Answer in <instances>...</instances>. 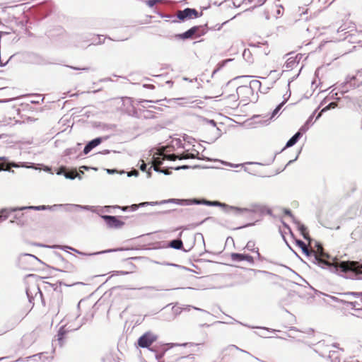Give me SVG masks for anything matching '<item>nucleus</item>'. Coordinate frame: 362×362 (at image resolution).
<instances>
[{
  "instance_id": "1",
  "label": "nucleus",
  "mask_w": 362,
  "mask_h": 362,
  "mask_svg": "<svg viewBox=\"0 0 362 362\" xmlns=\"http://www.w3.org/2000/svg\"><path fill=\"white\" fill-rule=\"evenodd\" d=\"M236 273H215L200 277L190 275L189 277L191 279L192 285L197 286L198 288L206 289L232 286V284L226 283V281L228 279H232L233 276H236Z\"/></svg>"
},
{
  "instance_id": "2",
  "label": "nucleus",
  "mask_w": 362,
  "mask_h": 362,
  "mask_svg": "<svg viewBox=\"0 0 362 362\" xmlns=\"http://www.w3.org/2000/svg\"><path fill=\"white\" fill-rule=\"evenodd\" d=\"M158 336L151 331L146 332L141 337H139L136 345L138 347L143 349H148L151 352L155 353V358L156 360L160 361L164 356L165 352L172 348L173 344H153L157 341Z\"/></svg>"
},
{
  "instance_id": "3",
  "label": "nucleus",
  "mask_w": 362,
  "mask_h": 362,
  "mask_svg": "<svg viewBox=\"0 0 362 362\" xmlns=\"http://www.w3.org/2000/svg\"><path fill=\"white\" fill-rule=\"evenodd\" d=\"M296 245L301 249L302 252L307 257L310 262L318 266L321 269L330 267V264L327 260L325 259L322 255H317L315 252L309 250L307 245L302 240L296 239Z\"/></svg>"
},
{
  "instance_id": "4",
  "label": "nucleus",
  "mask_w": 362,
  "mask_h": 362,
  "mask_svg": "<svg viewBox=\"0 0 362 362\" xmlns=\"http://www.w3.org/2000/svg\"><path fill=\"white\" fill-rule=\"evenodd\" d=\"M361 84V82L358 81L356 76H348L344 82L337 85L335 88L330 92V98H335V96L337 95L338 92L343 95L351 89H355L359 87Z\"/></svg>"
},
{
  "instance_id": "5",
  "label": "nucleus",
  "mask_w": 362,
  "mask_h": 362,
  "mask_svg": "<svg viewBox=\"0 0 362 362\" xmlns=\"http://www.w3.org/2000/svg\"><path fill=\"white\" fill-rule=\"evenodd\" d=\"M208 30L207 24L194 25L182 33L175 35V38L182 40L197 38L204 35Z\"/></svg>"
},
{
  "instance_id": "6",
  "label": "nucleus",
  "mask_w": 362,
  "mask_h": 362,
  "mask_svg": "<svg viewBox=\"0 0 362 362\" xmlns=\"http://www.w3.org/2000/svg\"><path fill=\"white\" fill-rule=\"evenodd\" d=\"M316 247L318 249V252H315L317 255H322L323 258L327 260L330 264V267L327 268L330 272H358L357 270L350 269L345 263L341 262L340 271L338 269V264L333 260L331 261V257L328 254H325L322 250V247L320 243H315Z\"/></svg>"
},
{
  "instance_id": "7",
  "label": "nucleus",
  "mask_w": 362,
  "mask_h": 362,
  "mask_svg": "<svg viewBox=\"0 0 362 362\" xmlns=\"http://www.w3.org/2000/svg\"><path fill=\"white\" fill-rule=\"evenodd\" d=\"M203 205H206L208 206H218L224 209L226 212H229L230 211H234L236 214H240L243 212H249L252 211L251 209L247 208H241L238 206H230L226 204V203L221 202L219 201H210L206 199H203Z\"/></svg>"
},
{
  "instance_id": "8",
  "label": "nucleus",
  "mask_w": 362,
  "mask_h": 362,
  "mask_svg": "<svg viewBox=\"0 0 362 362\" xmlns=\"http://www.w3.org/2000/svg\"><path fill=\"white\" fill-rule=\"evenodd\" d=\"M80 327L81 325L75 329H72L70 327H66V325L61 326L57 332V334L54 337V339L52 340V346H54V349H56L57 346H59V347L62 348L65 344L66 334L73 330H77Z\"/></svg>"
},
{
  "instance_id": "9",
  "label": "nucleus",
  "mask_w": 362,
  "mask_h": 362,
  "mask_svg": "<svg viewBox=\"0 0 362 362\" xmlns=\"http://www.w3.org/2000/svg\"><path fill=\"white\" fill-rule=\"evenodd\" d=\"M261 82L258 80H252L250 82V86H240L237 88L236 92L237 94H232L230 95V97L233 98V99L238 100L239 98V93L242 91H245L247 93H253L255 90H259L261 88Z\"/></svg>"
},
{
  "instance_id": "10",
  "label": "nucleus",
  "mask_w": 362,
  "mask_h": 362,
  "mask_svg": "<svg viewBox=\"0 0 362 362\" xmlns=\"http://www.w3.org/2000/svg\"><path fill=\"white\" fill-rule=\"evenodd\" d=\"M313 291H314L315 294L317 295L319 297L325 296V298H323L324 302L330 305L336 306L337 305L333 304V303H336L337 305H342L343 307L345 308L346 303H347V301H346V300L341 298L339 296H331V295L322 293L321 291H319L316 289H313Z\"/></svg>"
},
{
  "instance_id": "11",
  "label": "nucleus",
  "mask_w": 362,
  "mask_h": 362,
  "mask_svg": "<svg viewBox=\"0 0 362 362\" xmlns=\"http://www.w3.org/2000/svg\"><path fill=\"white\" fill-rule=\"evenodd\" d=\"M339 279L338 282L340 284H345L346 281H350L351 282L356 284L357 283H361L362 284V273H335Z\"/></svg>"
},
{
  "instance_id": "12",
  "label": "nucleus",
  "mask_w": 362,
  "mask_h": 362,
  "mask_svg": "<svg viewBox=\"0 0 362 362\" xmlns=\"http://www.w3.org/2000/svg\"><path fill=\"white\" fill-rule=\"evenodd\" d=\"M100 216L105 221L109 228L119 229L125 224V223L121 221L117 216L100 215Z\"/></svg>"
},
{
  "instance_id": "13",
  "label": "nucleus",
  "mask_w": 362,
  "mask_h": 362,
  "mask_svg": "<svg viewBox=\"0 0 362 362\" xmlns=\"http://www.w3.org/2000/svg\"><path fill=\"white\" fill-rule=\"evenodd\" d=\"M108 136H99L96 137L90 141H89L84 146L83 150V153L84 155H87L94 148L99 146L103 141L107 140Z\"/></svg>"
},
{
  "instance_id": "14",
  "label": "nucleus",
  "mask_w": 362,
  "mask_h": 362,
  "mask_svg": "<svg viewBox=\"0 0 362 362\" xmlns=\"http://www.w3.org/2000/svg\"><path fill=\"white\" fill-rule=\"evenodd\" d=\"M297 297L302 298V296L299 294V292L298 291L291 290L289 291H287L286 296L285 297L281 298L280 303L282 305H290L293 302L296 300Z\"/></svg>"
},
{
  "instance_id": "15",
  "label": "nucleus",
  "mask_w": 362,
  "mask_h": 362,
  "mask_svg": "<svg viewBox=\"0 0 362 362\" xmlns=\"http://www.w3.org/2000/svg\"><path fill=\"white\" fill-rule=\"evenodd\" d=\"M230 258L233 262L247 261L250 264H253L254 258L249 254L233 252L230 254Z\"/></svg>"
},
{
  "instance_id": "16",
  "label": "nucleus",
  "mask_w": 362,
  "mask_h": 362,
  "mask_svg": "<svg viewBox=\"0 0 362 362\" xmlns=\"http://www.w3.org/2000/svg\"><path fill=\"white\" fill-rule=\"evenodd\" d=\"M305 128H300L299 130L287 141L282 151H284L286 148H290L294 146L300 140L303 134L305 133Z\"/></svg>"
},
{
  "instance_id": "17",
  "label": "nucleus",
  "mask_w": 362,
  "mask_h": 362,
  "mask_svg": "<svg viewBox=\"0 0 362 362\" xmlns=\"http://www.w3.org/2000/svg\"><path fill=\"white\" fill-rule=\"evenodd\" d=\"M296 274L294 280H286V286L293 287V286H303V283L308 284L311 290L313 291V288L309 285V284L301 276L298 275V273H294Z\"/></svg>"
},
{
  "instance_id": "18",
  "label": "nucleus",
  "mask_w": 362,
  "mask_h": 362,
  "mask_svg": "<svg viewBox=\"0 0 362 362\" xmlns=\"http://www.w3.org/2000/svg\"><path fill=\"white\" fill-rule=\"evenodd\" d=\"M345 308H351L356 311L362 310V296H355L353 303H346Z\"/></svg>"
},
{
  "instance_id": "19",
  "label": "nucleus",
  "mask_w": 362,
  "mask_h": 362,
  "mask_svg": "<svg viewBox=\"0 0 362 362\" xmlns=\"http://www.w3.org/2000/svg\"><path fill=\"white\" fill-rule=\"evenodd\" d=\"M28 259L38 260V259L33 255L24 254V255H21L19 257L18 262H19L20 265H21V268L22 269L28 270V271H31L33 269L32 267L23 266V264L25 263H26L28 261Z\"/></svg>"
},
{
  "instance_id": "20",
  "label": "nucleus",
  "mask_w": 362,
  "mask_h": 362,
  "mask_svg": "<svg viewBox=\"0 0 362 362\" xmlns=\"http://www.w3.org/2000/svg\"><path fill=\"white\" fill-rule=\"evenodd\" d=\"M294 223L296 225L298 230L303 238L307 241L310 242L312 239L309 235L307 227L304 224L301 223L298 220H294Z\"/></svg>"
},
{
  "instance_id": "21",
  "label": "nucleus",
  "mask_w": 362,
  "mask_h": 362,
  "mask_svg": "<svg viewBox=\"0 0 362 362\" xmlns=\"http://www.w3.org/2000/svg\"><path fill=\"white\" fill-rule=\"evenodd\" d=\"M63 204H54L52 206L49 205H40V206H21V209L22 211L31 209L35 211H45V210H51L52 207H62Z\"/></svg>"
},
{
  "instance_id": "22",
  "label": "nucleus",
  "mask_w": 362,
  "mask_h": 362,
  "mask_svg": "<svg viewBox=\"0 0 362 362\" xmlns=\"http://www.w3.org/2000/svg\"><path fill=\"white\" fill-rule=\"evenodd\" d=\"M20 207L4 208L0 210V222L5 221L12 212L21 211Z\"/></svg>"
},
{
  "instance_id": "23",
  "label": "nucleus",
  "mask_w": 362,
  "mask_h": 362,
  "mask_svg": "<svg viewBox=\"0 0 362 362\" xmlns=\"http://www.w3.org/2000/svg\"><path fill=\"white\" fill-rule=\"evenodd\" d=\"M267 279L272 283L278 284L281 286H286V281L287 279H284L281 276L275 274L274 273H267Z\"/></svg>"
},
{
  "instance_id": "24",
  "label": "nucleus",
  "mask_w": 362,
  "mask_h": 362,
  "mask_svg": "<svg viewBox=\"0 0 362 362\" xmlns=\"http://www.w3.org/2000/svg\"><path fill=\"white\" fill-rule=\"evenodd\" d=\"M176 16L180 21H185L187 19L192 18L190 8H185L183 10L179 11Z\"/></svg>"
},
{
  "instance_id": "25",
  "label": "nucleus",
  "mask_w": 362,
  "mask_h": 362,
  "mask_svg": "<svg viewBox=\"0 0 362 362\" xmlns=\"http://www.w3.org/2000/svg\"><path fill=\"white\" fill-rule=\"evenodd\" d=\"M60 248L62 250H66V249H69V250H71L73 251H74L75 252L78 253V254H80V255H99V254H103V253H106V252H114V251H117V250L116 249H110V250H105V251H100V252H94V253H92V254H86V253H84V252H80L70 246H62L60 247Z\"/></svg>"
},
{
  "instance_id": "26",
  "label": "nucleus",
  "mask_w": 362,
  "mask_h": 362,
  "mask_svg": "<svg viewBox=\"0 0 362 362\" xmlns=\"http://www.w3.org/2000/svg\"><path fill=\"white\" fill-rule=\"evenodd\" d=\"M359 292H346V293H339L338 296H340L341 298L346 300V301L349 303H353L354 300L355 296H358Z\"/></svg>"
},
{
  "instance_id": "27",
  "label": "nucleus",
  "mask_w": 362,
  "mask_h": 362,
  "mask_svg": "<svg viewBox=\"0 0 362 362\" xmlns=\"http://www.w3.org/2000/svg\"><path fill=\"white\" fill-rule=\"evenodd\" d=\"M359 292H346V293H339L338 296H340L341 298L346 300V301L349 303H353L354 300L355 296H358Z\"/></svg>"
},
{
  "instance_id": "28",
  "label": "nucleus",
  "mask_w": 362,
  "mask_h": 362,
  "mask_svg": "<svg viewBox=\"0 0 362 362\" xmlns=\"http://www.w3.org/2000/svg\"><path fill=\"white\" fill-rule=\"evenodd\" d=\"M168 245L172 248L176 250H183V251L187 252L186 250L183 249V243L180 238L170 241Z\"/></svg>"
},
{
  "instance_id": "29",
  "label": "nucleus",
  "mask_w": 362,
  "mask_h": 362,
  "mask_svg": "<svg viewBox=\"0 0 362 362\" xmlns=\"http://www.w3.org/2000/svg\"><path fill=\"white\" fill-rule=\"evenodd\" d=\"M329 358H330L332 362H344L341 357L340 351H329Z\"/></svg>"
},
{
  "instance_id": "30",
  "label": "nucleus",
  "mask_w": 362,
  "mask_h": 362,
  "mask_svg": "<svg viewBox=\"0 0 362 362\" xmlns=\"http://www.w3.org/2000/svg\"><path fill=\"white\" fill-rule=\"evenodd\" d=\"M161 101V100H144L141 99L139 101V104L144 108H146L148 107H152L153 109L161 110V108L157 107L156 106H149L148 105V103H159Z\"/></svg>"
},
{
  "instance_id": "31",
  "label": "nucleus",
  "mask_w": 362,
  "mask_h": 362,
  "mask_svg": "<svg viewBox=\"0 0 362 362\" xmlns=\"http://www.w3.org/2000/svg\"><path fill=\"white\" fill-rule=\"evenodd\" d=\"M337 106V103H335V102H331L329 103L327 105H326L325 107H323L320 112L318 113V115H317L316 118H315V120H317L319 119L321 116L322 115V114L325 112H327V110H329L331 109H334Z\"/></svg>"
},
{
  "instance_id": "32",
  "label": "nucleus",
  "mask_w": 362,
  "mask_h": 362,
  "mask_svg": "<svg viewBox=\"0 0 362 362\" xmlns=\"http://www.w3.org/2000/svg\"><path fill=\"white\" fill-rule=\"evenodd\" d=\"M298 65V61L296 59L293 58V57H290L286 62L284 64V67L286 69V71L293 69L295 66Z\"/></svg>"
},
{
  "instance_id": "33",
  "label": "nucleus",
  "mask_w": 362,
  "mask_h": 362,
  "mask_svg": "<svg viewBox=\"0 0 362 362\" xmlns=\"http://www.w3.org/2000/svg\"><path fill=\"white\" fill-rule=\"evenodd\" d=\"M255 243L254 241L252 240H250L247 242L246 246H245V248L249 250V251H251V252H256L257 255V257L259 259H261V255L259 254V249L257 247L255 248Z\"/></svg>"
},
{
  "instance_id": "34",
  "label": "nucleus",
  "mask_w": 362,
  "mask_h": 362,
  "mask_svg": "<svg viewBox=\"0 0 362 362\" xmlns=\"http://www.w3.org/2000/svg\"><path fill=\"white\" fill-rule=\"evenodd\" d=\"M24 216L25 214L23 213H22L21 215L16 214L13 216V220H11V222H16L18 225L23 226L25 224Z\"/></svg>"
},
{
  "instance_id": "35",
  "label": "nucleus",
  "mask_w": 362,
  "mask_h": 362,
  "mask_svg": "<svg viewBox=\"0 0 362 362\" xmlns=\"http://www.w3.org/2000/svg\"><path fill=\"white\" fill-rule=\"evenodd\" d=\"M232 60V59H226L218 62V64L216 65V69L212 72V76Z\"/></svg>"
},
{
  "instance_id": "36",
  "label": "nucleus",
  "mask_w": 362,
  "mask_h": 362,
  "mask_svg": "<svg viewBox=\"0 0 362 362\" xmlns=\"http://www.w3.org/2000/svg\"><path fill=\"white\" fill-rule=\"evenodd\" d=\"M232 60V59H226L218 62V64L216 65V69L212 72V76Z\"/></svg>"
},
{
  "instance_id": "37",
  "label": "nucleus",
  "mask_w": 362,
  "mask_h": 362,
  "mask_svg": "<svg viewBox=\"0 0 362 362\" xmlns=\"http://www.w3.org/2000/svg\"><path fill=\"white\" fill-rule=\"evenodd\" d=\"M232 60V59H226L218 62V64L216 65V69L212 72V76Z\"/></svg>"
},
{
  "instance_id": "38",
  "label": "nucleus",
  "mask_w": 362,
  "mask_h": 362,
  "mask_svg": "<svg viewBox=\"0 0 362 362\" xmlns=\"http://www.w3.org/2000/svg\"><path fill=\"white\" fill-rule=\"evenodd\" d=\"M361 237H362V227L358 226L351 233V238L354 240H357L360 239Z\"/></svg>"
},
{
  "instance_id": "39",
  "label": "nucleus",
  "mask_w": 362,
  "mask_h": 362,
  "mask_svg": "<svg viewBox=\"0 0 362 362\" xmlns=\"http://www.w3.org/2000/svg\"><path fill=\"white\" fill-rule=\"evenodd\" d=\"M81 146V144L78 143L76 146L67 148L65 151V155L69 156L75 155L78 152V151L80 149Z\"/></svg>"
},
{
  "instance_id": "40",
  "label": "nucleus",
  "mask_w": 362,
  "mask_h": 362,
  "mask_svg": "<svg viewBox=\"0 0 362 362\" xmlns=\"http://www.w3.org/2000/svg\"><path fill=\"white\" fill-rule=\"evenodd\" d=\"M182 307V312H189L191 310V309H194V310H199V311H201L205 314H207V315H209V313L207 312L206 310H203V309H201V308H197V307H194V306H192V305H183Z\"/></svg>"
},
{
  "instance_id": "41",
  "label": "nucleus",
  "mask_w": 362,
  "mask_h": 362,
  "mask_svg": "<svg viewBox=\"0 0 362 362\" xmlns=\"http://www.w3.org/2000/svg\"><path fill=\"white\" fill-rule=\"evenodd\" d=\"M317 110H315L311 115L310 116L308 117V119L306 120V122H305V124L300 127V128H305V133L309 129V126L310 124H312L313 122V119L314 118V116L316 113Z\"/></svg>"
},
{
  "instance_id": "42",
  "label": "nucleus",
  "mask_w": 362,
  "mask_h": 362,
  "mask_svg": "<svg viewBox=\"0 0 362 362\" xmlns=\"http://www.w3.org/2000/svg\"><path fill=\"white\" fill-rule=\"evenodd\" d=\"M103 362H119L112 354H107L102 358Z\"/></svg>"
},
{
  "instance_id": "43",
  "label": "nucleus",
  "mask_w": 362,
  "mask_h": 362,
  "mask_svg": "<svg viewBox=\"0 0 362 362\" xmlns=\"http://www.w3.org/2000/svg\"><path fill=\"white\" fill-rule=\"evenodd\" d=\"M286 103V100H284L281 103H279L276 107V108L272 112V115H271V117H270L271 119L274 118L279 113V112L280 111L281 107L285 105Z\"/></svg>"
},
{
  "instance_id": "44",
  "label": "nucleus",
  "mask_w": 362,
  "mask_h": 362,
  "mask_svg": "<svg viewBox=\"0 0 362 362\" xmlns=\"http://www.w3.org/2000/svg\"><path fill=\"white\" fill-rule=\"evenodd\" d=\"M182 312V309L181 306L174 305L172 308V319L175 318L177 315H179Z\"/></svg>"
},
{
  "instance_id": "45",
  "label": "nucleus",
  "mask_w": 362,
  "mask_h": 362,
  "mask_svg": "<svg viewBox=\"0 0 362 362\" xmlns=\"http://www.w3.org/2000/svg\"><path fill=\"white\" fill-rule=\"evenodd\" d=\"M243 58L247 62H252V54L249 49H245L243 52Z\"/></svg>"
},
{
  "instance_id": "46",
  "label": "nucleus",
  "mask_w": 362,
  "mask_h": 362,
  "mask_svg": "<svg viewBox=\"0 0 362 362\" xmlns=\"http://www.w3.org/2000/svg\"><path fill=\"white\" fill-rule=\"evenodd\" d=\"M105 171L109 175H113L115 173H117L119 175H124L126 173V171L124 170H117L116 168H112V169L107 168V169H105Z\"/></svg>"
},
{
  "instance_id": "47",
  "label": "nucleus",
  "mask_w": 362,
  "mask_h": 362,
  "mask_svg": "<svg viewBox=\"0 0 362 362\" xmlns=\"http://www.w3.org/2000/svg\"><path fill=\"white\" fill-rule=\"evenodd\" d=\"M66 206H69L74 207V208H76V209H83V210H87V211L90 210V211H94L92 209L93 206H88V205L67 204Z\"/></svg>"
},
{
  "instance_id": "48",
  "label": "nucleus",
  "mask_w": 362,
  "mask_h": 362,
  "mask_svg": "<svg viewBox=\"0 0 362 362\" xmlns=\"http://www.w3.org/2000/svg\"><path fill=\"white\" fill-rule=\"evenodd\" d=\"M33 291H35V290H37V293L35 294V296H37V293H39L40 295V299H41V302H42V304L45 306V300L43 298V294L40 288V286L38 284H36L33 286Z\"/></svg>"
},
{
  "instance_id": "49",
  "label": "nucleus",
  "mask_w": 362,
  "mask_h": 362,
  "mask_svg": "<svg viewBox=\"0 0 362 362\" xmlns=\"http://www.w3.org/2000/svg\"><path fill=\"white\" fill-rule=\"evenodd\" d=\"M64 177L68 180H74L76 178V170L73 171H66V174H64Z\"/></svg>"
},
{
  "instance_id": "50",
  "label": "nucleus",
  "mask_w": 362,
  "mask_h": 362,
  "mask_svg": "<svg viewBox=\"0 0 362 362\" xmlns=\"http://www.w3.org/2000/svg\"><path fill=\"white\" fill-rule=\"evenodd\" d=\"M253 211H259L261 212H264L265 211H267V213L269 215H271L272 214V211L270 209H267L265 206H260V205H256L255 206V209L254 210H252Z\"/></svg>"
},
{
  "instance_id": "51",
  "label": "nucleus",
  "mask_w": 362,
  "mask_h": 362,
  "mask_svg": "<svg viewBox=\"0 0 362 362\" xmlns=\"http://www.w3.org/2000/svg\"><path fill=\"white\" fill-rule=\"evenodd\" d=\"M275 6L276 7V18L281 17L284 13L283 6L281 5L277 4H275Z\"/></svg>"
},
{
  "instance_id": "52",
  "label": "nucleus",
  "mask_w": 362,
  "mask_h": 362,
  "mask_svg": "<svg viewBox=\"0 0 362 362\" xmlns=\"http://www.w3.org/2000/svg\"><path fill=\"white\" fill-rule=\"evenodd\" d=\"M25 291H26V295H27L29 303H33V305L34 303H33V300H34V297L31 292V288L30 286L27 287Z\"/></svg>"
},
{
  "instance_id": "53",
  "label": "nucleus",
  "mask_w": 362,
  "mask_h": 362,
  "mask_svg": "<svg viewBox=\"0 0 362 362\" xmlns=\"http://www.w3.org/2000/svg\"><path fill=\"white\" fill-rule=\"evenodd\" d=\"M190 13L192 18L194 17L195 18L202 16V12L199 13L195 8H190Z\"/></svg>"
},
{
  "instance_id": "54",
  "label": "nucleus",
  "mask_w": 362,
  "mask_h": 362,
  "mask_svg": "<svg viewBox=\"0 0 362 362\" xmlns=\"http://www.w3.org/2000/svg\"><path fill=\"white\" fill-rule=\"evenodd\" d=\"M66 66L69 67L73 70H81V71H88L91 69V68L89 66H85V67H82V68L70 66V65H66Z\"/></svg>"
},
{
  "instance_id": "55",
  "label": "nucleus",
  "mask_w": 362,
  "mask_h": 362,
  "mask_svg": "<svg viewBox=\"0 0 362 362\" xmlns=\"http://www.w3.org/2000/svg\"><path fill=\"white\" fill-rule=\"evenodd\" d=\"M244 165H262V163L259 162H246L245 163H240V164H233V166H231L232 168H238L240 166H243Z\"/></svg>"
},
{
  "instance_id": "56",
  "label": "nucleus",
  "mask_w": 362,
  "mask_h": 362,
  "mask_svg": "<svg viewBox=\"0 0 362 362\" xmlns=\"http://www.w3.org/2000/svg\"><path fill=\"white\" fill-rule=\"evenodd\" d=\"M144 3H146L149 7H153L157 3L161 1V0H142Z\"/></svg>"
},
{
  "instance_id": "57",
  "label": "nucleus",
  "mask_w": 362,
  "mask_h": 362,
  "mask_svg": "<svg viewBox=\"0 0 362 362\" xmlns=\"http://www.w3.org/2000/svg\"><path fill=\"white\" fill-rule=\"evenodd\" d=\"M189 205H192V204H197V205H199V204H203V199H197V198H193V199H189Z\"/></svg>"
},
{
  "instance_id": "58",
  "label": "nucleus",
  "mask_w": 362,
  "mask_h": 362,
  "mask_svg": "<svg viewBox=\"0 0 362 362\" xmlns=\"http://www.w3.org/2000/svg\"><path fill=\"white\" fill-rule=\"evenodd\" d=\"M37 63L39 64H41V65H47V64H54V62H49L47 59H44L42 57H40L39 60L37 62Z\"/></svg>"
},
{
  "instance_id": "59",
  "label": "nucleus",
  "mask_w": 362,
  "mask_h": 362,
  "mask_svg": "<svg viewBox=\"0 0 362 362\" xmlns=\"http://www.w3.org/2000/svg\"><path fill=\"white\" fill-rule=\"evenodd\" d=\"M125 174H127V177H129L132 176L138 177L139 175V170L134 169L131 171L126 172Z\"/></svg>"
},
{
  "instance_id": "60",
  "label": "nucleus",
  "mask_w": 362,
  "mask_h": 362,
  "mask_svg": "<svg viewBox=\"0 0 362 362\" xmlns=\"http://www.w3.org/2000/svg\"><path fill=\"white\" fill-rule=\"evenodd\" d=\"M198 154H199L198 153L197 155H195L192 153H186L185 155L182 158H183V159H187V158L197 159Z\"/></svg>"
},
{
  "instance_id": "61",
  "label": "nucleus",
  "mask_w": 362,
  "mask_h": 362,
  "mask_svg": "<svg viewBox=\"0 0 362 362\" xmlns=\"http://www.w3.org/2000/svg\"><path fill=\"white\" fill-rule=\"evenodd\" d=\"M284 214L288 216H290L292 218L293 222H294V220H296V218L293 216L292 211L289 209H284Z\"/></svg>"
},
{
  "instance_id": "62",
  "label": "nucleus",
  "mask_w": 362,
  "mask_h": 362,
  "mask_svg": "<svg viewBox=\"0 0 362 362\" xmlns=\"http://www.w3.org/2000/svg\"><path fill=\"white\" fill-rule=\"evenodd\" d=\"M177 200L180 201L177 203L178 205H189V199H177Z\"/></svg>"
},
{
  "instance_id": "63",
  "label": "nucleus",
  "mask_w": 362,
  "mask_h": 362,
  "mask_svg": "<svg viewBox=\"0 0 362 362\" xmlns=\"http://www.w3.org/2000/svg\"><path fill=\"white\" fill-rule=\"evenodd\" d=\"M180 362H194V358L193 357H192L190 356H187L186 357L182 358L180 360Z\"/></svg>"
},
{
  "instance_id": "64",
  "label": "nucleus",
  "mask_w": 362,
  "mask_h": 362,
  "mask_svg": "<svg viewBox=\"0 0 362 362\" xmlns=\"http://www.w3.org/2000/svg\"><path fill=\"white\" fill-rule=\"evenodd\" d=\"M354 105H357L359 109L362 110V99H356Z\"/></svg>"
}]
</instances>
